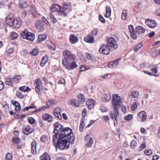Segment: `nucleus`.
<instances>
[{
	"label": "nucleus",
	"instance_id": "obj_1",
	"mask_svg": "<svg viewBox=\"0 0 160 160\" xmlns=\"http://www.w3.org/2000/svg\"><path fill=\"white\" fill-rule=\"evenodd\" d=\"M57 147L61 150L69 148L70 143H71L72 140L69 138L58 137Z\"/></svg>",
	"mask_w": 160,
	"mask_h": 160
},
{
	"label": "nucleus",
	"instance_id": "obj_2",
	"mask_svg": "<svg viewBox=\"0 0 160 160\" xmlns=\"http://www.w3.org/2000/svg\"><path fill=\"white\" fill-rule=\"evenodd\" d=\"M53 126H54V132L55 134L53 136L52 141L55 142L58 137H60L63 134L62 131L64 128L63 126L58 122H56Z\"/></svg>",
	"mask_w": 160,
	"mask_h": 160
},
{
	"label": "nucleus",
	"instance_id": "obj_3",
	"mask_svg": "<svg viewBox=\"0 0 160 160\" xmlns=\"http://www.w3.org/2000/svg\"><path fill=\"white\" fill-rule=\"evenodd\" d=\"M62 132L63 134L60 137L69 138V139L72 140L71 144H74L75 137H73L72 129L68 127L64 128Z\"/></svg>",
	"mask_w": 160,
	"mask_h": 160
},
{
	"label": "nucleus",
	"instance_id": "obj_4",
	"mask_svg": "<svg viewBox=\"0 0 160 160\" xmlns=\"http://www.w3.org/2000/svg\"><path fill=\"white\" fill-rule=\"evenodd\" d=\"M6 21L7 24L11 28H18L20 26L21 23L18 20L9 16L7 17Z\"/></svg>",
	"mask_w": 160,
	"mask_h": 160
},
{
	"label": "nucleus",
	"instance_id": "obj_5",
	"mask_svg": "<svg viewBox=\"0 0 160 160\" xmlns=\"http://www.w3.org/2000/svg\"><path fill=\"white\" fill-rule=\"evenodd\" d=\"M62 63L63 66L68 70H72L78 67V65L76 64V62L73 61L70 62V61L66 58L62 59Z\"/></svg>",
	"mask_w": 160,
	"mask_h": 160
},
{
	"label": "nucleus",
	"instance_id": "obj_6",
	"mask_svg": "<svg viewBox=\"0 0 160 160\" xmlns=\"http://www.w3.org/2000/svg\"><path fill=\"white\" fill-rule=\"evenodd\" d=\"M21 37L24 39L32 42L35 38L34 34L31 32H28V30L25 29L23 31L21 32Z\"/></svg>",
	"mask_w": 160,
	"mask_h": 160
},
{
	"label": "nucleus",
	"instance_id": "obj_7",
	"mask_svg": "<svg viewBox=\"0 0 160 160\" xmlns=\"http://www.w3.org/2000/svg\"><path fill=\"white\" fill-rule=\"evenodd\" d=\"M121 101L120 97L117 94H115L112 95V107L114 108V111H117V108H118V106L120 105V102Z\"/></svg>",
	"mask_w": 160,
	"mask_h": 160
},
{
	"label": "nucleus",
	"instance_id": "obj_8",
	"mask_svg": "<svg viewBox=\"0 0 160 160\" xmlns=\"http://www.w3.org/2000/svg\"><path fill=\"white\" fill-rule=\"evenodd\" d=\"M109 48L112 51L118 48V45L115 39L113 38H109L107 41V45Z\"/></svg>",
	"mask_w": 160,
	"mask_h": 160
},
{
	"label": "nucleus",
	"instance_id": "obj_9",
	"mask_svg": "<svg viewBox=\"0 0 160 160\" xmlns=\"http://www.w3.org/2000/svg\"><path fill=\"white\" fill-rule=\"evenodd\" d=\"M63 6L61 7V12H62L64 16H67V15L71 10V5L69 4H67V3H64Z\"/></svg>",
	"mask_w": 160,
	"mask_h": 160
},
{
	"label": "nucleus",
	"instance_id": "obj_10",
	"mask_svg": "<svg viewBox=\"0 0 160 160\" xmlns=\"http://www.w3.org/2000/svg\"><path fill=\"white\" fill-rule=\"evenodd\" d=\"M99 51L100 53L106 55L108 54L110 51H112L107 45H103Z\"/></svg>",
	"mask_w": 160,
	"mask_h": 160
},
{
	"label": "nucleus",
	"instance_id": "obj_11",
	"mask_svg": "<svg viewBox=\"0 0 160 160\" xmlns=\"http://www.w3.org/2000/svg\"><path fill=\"white\" fill-rule=\"evenodd\" d=\"M35 85L36 91L38 94H39L43 88L41 80L39 79H37L35 83Z\"/></svg>",
	"mask_w": 160,
	"mask_h": 160
},
{
	"label": "nucleus",
	"instance_id": "obj_12",
	"mask_svg": "<svg viewBox=\"0 0 160 160\" xmlns=\"http://www.w3.org/2000/svg\"><path fill=\"white\" fill-rule=\"evenodd\" d=\"M61 9V6L57 4L52 5L51 7V10L52 12H58V13L61 15H63L62 14L63 13L61 12H60Z\"/></svg>",
	"mask_w": 160,
	"mask_h": 160
},
{
	"label": "nucleus",
	"instance_id": "obj_13",
	"mask_svg": "<svg viewBox=\"0 0 160 160\" xmlns=\"http://www.w3.org/2000/svg\"><path fill=\"white\" fill-rule=\"evenodd\" d=\"M23 133L26 135H28L33 131L32 128L29 125L24 126L22 128Z\"/></svg>",
	"mask_w": 160,
	"mask_h": 160
},
{
	"label": "nucleus",
	"instance_id": "obj_14",
	"mask_svg": "<svg viewBox=\"0 0 160 160\" xmlns=\"http://www.w3.org/2000/svg\"><path fill=\"white\" fill-rule=\"evenodd\" d=\"M147 118V113L144 111H142L138 114V120L141 122L145 121Z\"/></svg>",
	"mask_w": 160,
	"mask_h": 160
},
{
	"label": "nucleus",
	"instance_id": "obj_15",
	"mask_svg": "<svg viewBox=\"0 0 160 160\" xmlns=\"http://www.w3.org/2000/svg\"><path fill=\"white\" fill-rule=\"evenodd\" d=\"M63 54L64 56H66L68 57L67 58L69 59V61L71 62L72 61L75 60V56L73 54H72L71 52L67 51H64L63 52Z\"/></svg>",
	"mask_w": 160,
	"mask_h": 160
},
{
	"label": "nucleus",
	"instance_id": "obj_16",
	"mask_svg": "<svg viewBox=\"0 0 160 160\" xmlns=\"http://www.w3.org/2000/svg\"><path fill=\"white\" fill-rule=\"evenodd\" d=\"M63 54L64 56H66L68 57L67 58L69 59V61L71 62L72 61L75 60V56L73 54H72L71 52L67 51H64L63 52Z\"/></svg>",
	"mask_w": 160,
	"mask_h": 160
},
{
	"label": "nucleus",
	"instance_id": "obj_17",
	"mask_svg": "<svg viewBox=\"0 0 160 160\" xmlns=\"http://www.w3.org/2000/svg\"><path fill=\"white\" fill-rule=\"evenodd\" d=\"M35 24L37 28L39 30L40 32H42L44 30V24L41 20H38L36 21Z\"/></svg>",
	"mask_w": 160,
	"mask_h": 160
},
{
	"label": "nucleus",
	"instance_id": "obj_18",
	"mask_svg": "<svg viewBox=\"0 0 160 160\" xmlns=\"http://www.w3.org/2000/svg\"><path fill=\"white\" fill-rule=\"evenodd\" d=\"M146 24L149 27L153 28L157 25V23L154 20L149 19H147L146 20Z\"/></svg>",
	"mask_w": 160,
	"mask_h": 160
},
{
	"label": "nucleus",
	"instance_id": "obj_19",
	"mask_svg": "<svg viewBox=\"0 0 160 160\" xmlns=\"http://www.w3.org/2000/svg\"><path fill=\"white\" fill-rule=\"evenodd\" d=\"M84 41L88 43H93L94 42V38L93 35L90 34H88L87 36L84 38Z\"/></svg>",
	"mask_w": 160,
	"mask_h": 160
},
{
	"label": "nucleus",
	"instance_id": "obj_20",
	"mask_svg": "<svg viewBox=\"0 0 160 160\" xmlns=\"http://www.w3.org/2000/svg\"><path fill=\"white\" fill-rule=\"evenodd\" d=\"M61 111V109L59 107L56 108L54 110V114L55 116L59 119H62V117L60 113Z\"/></svg>",
	"mask_w": 160,
	"mask_h": 160
},
{
	"label": "nucleus",
	"instance_id": "obj_21",
	"mask_svg": "<svg viewBox=\"0 0 160 160\" xmlns=\"http://www.w3.org/2000/svg\"><path fill=\"white\" fill-rule=\"evenodd\" d=\"M70 42L72 44H75L78 41L77 37L74 34H71L69 38Z\"/></svg>",
	"mask_w": 160,
	"mask_h": 160
},
{
	"label": "nucleus",
	"instance_id": "obj_22",
	"mask_svg": "<svg viewBox=\"0 0 160 160\" xmlns=\"http://www.w3.org/2000/svg\"><path fill=\"white\" fill-rule=\"evenodd\" d=\"M86 103L89 109H91L94 108V101L92 99H89L88 101H87Z\"/></svg>",
	"mask_w": 160,
	"mask_h": 160
},
{
	"label": "nucleus",
	"instance_id": "obj_23",
	"mask_svg": "<svg viewBox=\"0 0 160 160\" xmlns=\"http://www.w3.org/2000/svg\"><path fill=\"white\" fill-rule=\"evenodd\" d=\"M41 160H51V158L47 152H44L40 157Z\"/></svg>",
	"mask_w": 160,
	"mask_h": 160
},
{
	"label": "nucleus",
	"instance_id": "obj_24",
	"mask_svg": "<svg viewBox=\"0 0 160 160\" xmlns=\"http://www.w3.org/2000/svg\"><path fill=\"white\" fill-rule=\"evenodd\" d=\"M135 30L137 33L142 34L144 33L145 32V29L142 27L140 26H138L136 27Z\"/></svg>",
	"mask_w": 160,
	"mask_h": 160
},
{
	"label": "nucleus",
	"instance_id": "obj_25",
	"mask_svg": "<svg viewBox=\"0 0 160 160\" xmlns=\"http://www.w3.org/2000/svg\"><path fill=\"white\" fill-rule=\"evenodd\" d=\"M42 118L43 119L49 122H51L52 120V117L50 115L48 114H44L43 115Z\"/></svg>",
	"mask_w": 160,
	"mask_h": 160
},
{
	"label": "nucleus",
	"instance_id": "obj_26",
	"mask_svg": "<svg viewBox=\"0 0 160 160\" xmlns=\"http://www.w3.org/2000/svg\"><path fill=\"white\" fill-rule=\"evenodd\" d=\"M119 59H116L115 61H112L109 63L108 65L109 67L111 68H115L118 65Z\"/></svg>",
	"mask_w": 160,
	"mask_h": 160
},
{
	"label": "nucleus",
	"instance_id": "obj_27",
	"mask_svg": "<svg viewBox=\"0 0 160 160\" xmlns=\"http://www.w3.org/2000/svg\"><path fill=\"white\" fill-rule=\"evenodd\" d=\"M111 98V96L108 94L103 95L102 97V100L104 102H108Z\"/></svg>",
	"mask_w": 160,
	"mask_h": 160
},
{
	"label": "nucleus",
	"instance_id": "obj_28",
	"mask_svg": "<svg viewBox=\"0 0 160 160\" xmlns=\"http://www.w3.org/2000/svg\"><path fill=\"white\" fill-rule=\"evenodd\" d=\"M70 104L72 106L78 107L79 106V102L74 99H71L70 101Z\"/></svg>",
	"mask_w": 160,
	"mask_h": 160
},
{
	"label": "nucleus",
	"instance_id": "obj_29",
	"mask_svg": "<svg viewBox=\"0 0 160 160\" xmlns=\"http://www.w3.org/2000/svg\"><path fill=\"white\" fill-rule=\"evenodd\" d=\"M18 5L20 8L22 9L27 7L29 6V4L27 1H25L21 2H19Z\"/></svg>",
	"mask_w": 160,
	"mask_h": 160
},
{
	"label": "nucleus",
	"instance_id": "obj_30",
	"mask_svg": "<svg viewBox=\"0 0 160 160\" xmlns=\"http://www.w3.org/2000/svg\"><path fill=\"white\" fill-rule=\"evenodd\" d=\"M13 82L15 83H17L21 80V76L18 75H16L12 78Z\"/></svg>",
	"mask_w": 160,
	"mask_h": 160
},
{
	"label": "nucleus",
	"instance_id": "obj_31",
	"mask_svg": "<svg viewBox=\"0 0 160 160\" xmlns=\"http://www.w3.org/2000/svg\"><path fill=\"white\" fill-rule=\"evenodd\" d=\"M47 38V36L45 34H40L38 36V42H40L42 41L45 40Z\"/></svg>",
	"mask_w": 160,
	"mask_h": 160
},
{
	"label": "nucleus",
	"instance_id": "obj_32",
	"mask_svg": "<svg viewBox=\"0 0 160 160\" xmlns=\"http://www.w3.org/2000/svg\"><path fill=\"white\" fill-rule=\"evenodd\" d=\"M87 143L86 146L87 148H89L91 147L93 143V140L92 138H88L87 140H86Z\"/></svg>",
	"mask_w": 160,
	"mask_h": 160
},
{
	"label": "nucleus",
	"instance_id": "obj_33",
	"mask_svg": "<svg viewBox=\"0 0 160 160\" xmlns=\"http://www.w3.org/2000/svg\"><path fill=\"white\" fill-rule=\"evenodd\" d=\"M106 14L105 15V17L106 18H108L111 15V9L110 7L108 6H106Z\"/></svg>",
	"mask_w": 160,
	"mask_h": 160
},
{
	"label": "nucleus",
	"instance_id": "obj_34",
	"mask_svg": "<svg viewBox=\"0 0 160 160\" xmlns=\"http://www.w3.org/2000/svg\"><path fill=\"white\" fill-rule=\"evenodd\" d=\"M128 17L127 14V11L125 10H123L121 14V18L123 20L127 19Z\"/></svg>",
	"mask_w": 160,
	"mask_h": 160
},
{
	"label": "nucleus",
	"instance_id": "obj_35",
	"mask_svg": "<svg viewBox=\"0 0 160 160\" xmlns=\"http://www.w3.org/2000/svg\"><path fill=\"white\" fill-rule=\"evenodd\" d=\"M138 92L136 91H133L132 92L130 95H129V97H132L133 98H136L138 95Z\"/></svg>",
	"mask_w": 160,
	"mask_h": 160
},
{
	"label": "nucleus",
	"instance_id": "obj_36",
	"mask_svg": "<svg viewBox=\"0 0 160 160\" xmlns=\"http://www.w3.org/2000/svg\"><path fill=\"white\" fill-rule=\"evenodd\" d=\"M56 103L54 102V100L52 99L47 102L46 104L47 107L48 108H49L51 106L54 105Z\"/></svg>",
	"mask_w": 160,
	"mask_h": 160
},
{
	"label": "nucleus",
	"instance_id": "obj_37",
	"mask_svg": "<svg viewBox=\"0 0 160 160\" xmlns=\"http://www.w3.org/2000/svg\"><path fill=\"white\" fill-rule=\"evenodd\" d=\"M78 99L80 102L81 103H83L85 101V98L83 95L81 93H79L78 95Z\"/></svg>",
	"mask_w": 160,
	"mask_h": 160
},
{
	"label": "nucleus",
	"instance_id": "obj_38",
	"mask_svg": "<svg viewBox=\"0 0 160 160\" xmlns=\"http://www.w3.org/2000/svg\"><path fill=\"white\" fill-rule=\"evenodd\" d=\"M12 142L14 144H17L19 143L21 139L17 137H13L12 139Z\"/></svg>",
	"mask_w": 160,
	"mask_h": 160
},
{
	"label": "nucleus",
	"instance_id": "obj_39",
	"mask_svg": "<svg viewBox=\"0 0 160 160\" xmlns=\"http://www.w3.org/2000/svg\"><path fill=\"white\" fill-rule=\"evenodd\" d=\"M12 81V79L8 78L5 82V84L6 85L13 86V83Z\"/></svg>",
	"mask_w": 160,
	"mask_h": 160
},
{
	"label": "nucleus",
	"instance_id": "obj_40",
	"mask_svg": "<svg viewBox=\"0 0 160 160\" xmlns=\"http://www.w3.org/2000/svg\"><path fill=\"white\" fill-rule=\"evenodd\" d=\"M18 37V35L16 32H11L10 38L12 39L13 40L17 38Z\"/></svg>",
	"mask_w": 160,
	"mask_h": 160
},
{
	"label": "nucleus",
	"instance_id": "obj_41",
	"mask_svg": "<svg viewBox=\"0 0 160 160\" xmlns=\"http://www.w3.org/2000/svg\"><path fill=\"white\" fill-rule=\"evenodd\" d=\"M39 52V50L38 48H36L34 49L32 52H29V53L33 56H37Z\"/></svg>",
	"mask_w": 160,
	"mask_h": 160
},
{
	"label": "nucleus",
	"instance_id": "obj_42",
	"mask_svg": "<svg viewBox=\"0 0 160 160\" xmlns=\"http://www.w3.org/2000/svg\"><path fill=\"white\" fill-rule=\"evenodd\" d=\"M12 156L11 153H8L5 156V160H12Z\"/></svg>",
	"mask_w": 160,
	"mask_h": 160
},
{
	"label": "nucleus",
	"instance_id": "obj_43",
	"mask_svg": "<svg viewBox=\"0 0 160 160\" xmlns=\"http://www.w3.org/2000/svg\"><path fill=\"white\" fill-rule=\"evenodd\" d=\"M137 143L134 140H133L131 142L130 146L132 149H134L137 146Z\"/></svg>",
	"mask_w": 160,
	"mask_h": 160
},
{
	"label": "nucleus",
	"instance_id": "obj_44",
	"mask_svg": "<svg viewBox=\"0 0 160 160\" xmlns=\"http://www.w3.org/2000/svg\"><path fill=\"white\" fill-rule=\"evenodd\" d=\"M48 56L45 55L42 58L41 61L43 62H44V63H46L48 62Z\"/></svg>",
	"mask_w": 160,
	"mask_h": 160
},
{
	"label": "nucleus",
	"instance_id": "obj_45",
	"mask_svg": "<svg viewBox=\"0 0 160 160\" xmlns=\"http://www.w3.org/2000/svg\"><path fill=\"white\" fill-rule=\"evenodd\" d=\"M137 108V106L136 102H133L131 106V109L132 111H134Z\"/></svg>",
	"mask_w": 160,
	"mask_h": 160
},
{
	"label": "nucleus",
	"instance_id": "obj_46",
	"mask_svg": "<svg viewBox=\"0 0 160 160\" xmlns=\"http://www.w3.org/2000/svg\"><path fill=\"white\" fill-rule=\"evenodd\" d=\"M142 44L141 43H139L134 48V51L137 52L142 46Z\"/></svg>",
	"mask_w": 160,
	"mask_h": 160
},
{
	"label": "nucleus",
	"instance_id": "obj_47",
	"mask_svg": "<svg viewBox=\"0 0 160 160\" xmlns=\"http://www.w3.org/2000/svg\"><path fill=\"white\" fill-rule=\"evenodd\" d=\"M2 107L4 108L5 110H8L9 109V107L8 104L6 103L5 102H3L2 103Z\"/></svg>",
	"mask_w": 160,
	"mask_h": 160
},
{
	"label": "nucleus",
	"instance_id": "obj_48",
	"mask_svg": "<svg viewBox=\"0 0 160 160\" xmlns=\"http://www.w3.org/2000/svg\"><path fill=\"white\" fill-rule=\"evenodd\" d=\"M28 121L31 124L34 123L35 122V119L29 117L28 119Z\"/></svg>",
	"mask_w": 160,
	"mask_h": 160
},
{
	"label": "nucleus",
	"instance_id": "obj_49",
	"mask_svg": "<svg viewBox=\"0 0 160 160\" xmlns=\"http://www.w3.org/2000/svg\"><path fill=\"white\" fill-rule=\"evenodd\" d=\"M133 117V115L132 114H129L128 116H125L124 117V118L128 120H131Z\"/></svg>",
	"mask_w": 160,
	"mask_h": 160
},
{
	"label": "nucleus",
	"instance_id": "obj_50",
	"mask_svg": "<svg viewBox=\"0 0 160 160\" xmlns=\"http://www.w3.org/2000/svg\"><path fill=\"white\" fill-rule=\"evenodd\" d=\"M42 19L43 22L48 26H51V24L48 20L44 17L42 18Z\"/></svg>",
	"mask_w": 160,
	"mask_h": 160
},
{
	"label": "nucleus",
	"instance_id": "obj_51",
	"mask_svg": "<svg viewBox=\"0 0 160 160\" xmlns=\"http://www.w3.org/2000/svg\"><path fill=\"white\" fill-rule=\"evenodd\" d=\"M50 17L51 20L53 22V23H55L57 22V19L54 17V16L52 14L50 15Z\"/></svg>",
	"mask_w": 160,
	"mask_h": 160
},
{
	"label": "nucleus",
	"instance_id": "obj_52",
	"mask_svg": "<svg viewBox=\"0 0 160 160\" xmlns=\"http://www.w3.org/2000/svg\"><path fill=\"white\" fill-rule=\"evenodd\" d=\"M144 153L147 155L149 156L152 154V152L151 150H145Z\"/></svg>",
	"mask_w": 160,
	"mask_h": 160
},
{
	"label": "nucleus",
	"instance_id": "obj_53",
	"mask_svg": "<svg viewBox=\"0 0 160 160\" xmlns=\"http://www.w3.org/2000/svg\"><path fill=\"white\" fill-rule=\"evenodd\" d=\"M128 28L130 33H132L134 31L133 26L132 25H130L128 26Z\"/></svg>",
	"mask_w": 160,
	"mask_h": 160
},
{
	"label": "nucleus",
	"instance_id": "obj_54",
	"mask_svg": "<svg viewBox=\"0 0 160 160\" xmlns=\"http://www.w3.org/2000/svg\"><path fill=\"white\" fill-rule=\"evenodd\" d=\"M100 109L102 112H107L108 110V109L104 106H102Z\"/></svg>",
	"mask_w": 160,
	"mask_h": 160
},
{
	"label": "nucleus",
	"instance_id": "obj_55",
	"mask_svg": "<svg viewBox=\"0 0 160 160\" xmlns=\"http://www.w3.org/2000/svg\"><path fill=\"white\" fill-rule=\"evenodd\" d=\"M130 33L131 36L133 39H137V36L135 32L132 33Z\"/></svg>",
	"mask_w": 160,
	"mask_h": 160
},
{
	"label": "nucleus",
	"instance_id": "obj_56",
	"mask_svg": "<svg viewBox=\"0 0 160 160\" xmlns=\"http://www.w3.org/2000/svg\"><path fill=\"white\" fill-rule=\"evenodd\" d=\"M21 108V106L20 105L19 103H18V104L15 106V110L16 111H18Z\"/></svg>",
	"mask_w": 160,
	"mask_h": 160
},
{
	"label": "nucleus",
	"instance_id": "obj_57",
	"mask_svg": "<svg viewBox=\"0 0 160 160\" xmlns=\"http://www.w3.org/2000/svg\"><path fill=\"white\" fill-rule=\"evenodd\" d=\"M41 141L42 142H45L47 140V138L45 135H43L41 136Z\"/></svg>",
	"mask_w": 160,
	"mask_h": 160
},
{
	"label": "nucleus",
	"instance_id": "obj_58",
	"mask_svg": "<svg viewBox=\"0 0 160 160\" xmlns=\"http://www.w3.org/2000/svg\"><path fill=\"white\" fill-rule=\"evenodd\" d=\"M98 31V29L97 28H95L92 31L91 33L93 35L95 36L97 35Z\"/></svg>",
	"mask_w": 160,
	"mask_h": 160
},
{
	"label": "nucleus",
	"instance_id": "obj_59",
	"mask_svg": "<svg viewBox=\"0 0 160 160\" xmlns=\"http://www.w3.org/2000/svg\"><path fill=\"white\" fill-rule=\"evenodd\" d=\"M99 19L100 21L102 23H105V20L103 17L101 15H99Z\"/></svg>",
	"mask_w": 160,
	"mask_h": 160
},
{
	"label": "nucleus",
	"instance_id": "obj_60",
	"mask_svg": "<svg viewBox=\"0 0 160 160\" xmlns=\"http://www.w3.org/2000/svg\"><path fill=\"white\" fill-rule=\"evenodd\" d=\"M146 147V145L145 144L142 143L139 147L138 150L139 151H141L142 149L145 148Z\"/></svg>",
	"mask_w": 160,
	"mask_h": 160
},
{
	"label": "nucleus",
	"instance_id": "obj_61",
	"mask_svg": "<svg viewBox=\"0 0 160 160\" xmlns=\"http://www.w3.org/2000/svg\"><path fill=\"white\" fill-rule=\"evenodd\" d=\"M31 152L33 154H35L36 153V147L31 148Z\"/></svg>",
	"mask_w": 160,
	"mask_h": 160
},
{
	"label": "nucleus",
	"instance_id": "obj_62",
	"mask_svg": "<svg viewBox=\"0 0 160 160\" xmlns=\"http://www.w3.org/2000/svg\"><path fill=\"white\" fill-rule=\"evenodd\" d=\"M4 88V83L1 81H0V91L2 90Z\"/></svg>",
	"mask_w": 160,
	"mask_h": 160
},
{
	"label": "nucleus",
	"instance_id": "obj_63",
	"mask_svg": "<svg viewBox=\"0 0 160 160\" xmlns=\"http://www.w3.org/2000/svg\"><path fill=\"white\" fill-rule=\"evenodd\" d=\"M86 56L89 59H90V60L92 59V55L90 53H86Z\"/></svg>",
	"mask_w": 160,
	"mask_h": 160
},
{
	"label": "nucleus",
	"instance_id": "obj_64",
	"mask_svg": "<svg viewBox=\"0 0 160 160\" xmlns=\"http://www.w3.org/2000/svg\"><path fill=\"white\" fill-rule=\"evenodd\" d=\"M87 114V110L86 109L84 108L83 111L82 113V115L83 116L82 117H84L86 116Z\"/></svg>",
	"mask_w": 160,
	"mask_h": 160
}]
</instances>
